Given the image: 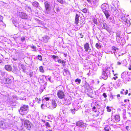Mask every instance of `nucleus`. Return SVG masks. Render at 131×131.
<instances>
[{"mask_svg": "<svg viewBox=\"0 0 131 131\" xmlns=\"http://www.w3.org/2000/svg\"><path fill=\"white\" fill-rule=\"evenodd\" d=\"M112 71L113 72H114V71L113 70H112ZM113 74H114V75H116V74H114V73H113Z\"/></svg>", "mask_w": 131, "mask_h": 131, "instance_id": "obj_54", "label": "nucleus"}, {"mask_svg": "<svg viewBox=\"0 0 131 131\" xmlns=\"http://www.w3.org/2000/svg\"><path fill=\"white\" fill-rule=\"evenodd\" d=\"M101 7L103 12L108 10V5L107 4L105 3L102 4Z\"/></svg>", "mask_w": 131, "mask_h": 131, "instance_id": "obj_10", "label": "nucleus"}, {"mask_svg": "<svg viewBox=\"0 0 131 131\" xmlns=\"http://www.w3.org/2000/svg\"><path fill=\"white\" fill-rule=\"evenodd\" d=\"M121 37H116V41L118 43H120L121 41Z\"/></svg>", "mask_w": 131, "mask_h": 131, "instance_id": "obj_31", "label": "nucleus"}, {"mask_svg": "<svg viewBox=\"0 0 131 131\" xmlns=\"http://www.w3.org/2000/svg\"><path fill=\"white\" fill-rule=\"evenodd\" d=\"M24 124L26 129L30 130L31 128V123L28 120L26 119L24 121Z\"/></svg>", "mask_w": 131, "mask_h": 131, "instance_id": "obj_4", "label": "nucleus"}, {"mask_svg": "<svg viewBox=\"0 0 131 131\" xmlns=\"http://www.w3.org/2000/svg\"><path fill=\"white\" fill-rule=\"evenodd\" d=\"M60 88L61 89H62V88H63V87L62 86H59L58 88H57V89H59V88Z\"/></svg>", "mask_w": 131, "mask_h": 131, "instance_id": "obj_43", "label": "nucleus"}, {"mask_svg": "<svg viewBox=\"0 0 131 131\" xmlns=\"http://www.w3.org/2000/svg\"><path fill=\"white\" fill-rule=\"evenodd\" d=\"M36 101L38 103H40L41 102V99L40 98H38L37 97H36L35 99Z\"/></svg>", "mask_w": 131, "mask_h": 131, "instance_id": "obj_27", "label": "nucleus"}, {"mask_svg": "<svg viewBox=\"0 0 131 131\" xmlns=\"http://www.w3.org/2000/svg\"><path fill=\"white\" fill-rule=\"evenodd\" d=\"M111 97H112V98H113V96L112 95H111Z\"/></svg>", "mask_w": 131, "mask_h": 131, "instance_id": "obj_62", "label": "nucleus"}, {"mask_svg": "<svg viewBox=\"0 0 131 131\" xmlns=\"http://www.w3.org/2000/svg\"><path fill=\"white\" fill-rule=\"evenodd\" d=\"M82 11L83 13H86L87 12V10L86 8H84V9H83L82 10Z\"/></svg>", "mask_w": 131, "mask_h": 131, "instance_id": "obj_39", "label": "nucleus"}, {"mask_svg": "<svg viewBox=\"0 0 131 131\" xmlns=\"http://www.w3.org/2000/svg\"><path fill=\"white\" fill-rule=\"evenodd\" d=\"M105 15L107 19H108V18L110 16L109 12L107 10L103 12Z\"/></svg>", "mask_w": 131, "mask_h": 131, "instance_id": "obj_18", "label": "nucleus"}, {"mask_svg": "<svg viewBox=\"0 0 131 131\" xmlns=\"http://www.w3.org/2000/svg\"><path fill=\"white\" fill-rule=\"evenodd\" d=\"M49 97H45L44 98V100H45L46 101H48L49 100Z\"/></svg>", "mask_w": 131, "mask_h": 131, "instance_id": "obj_40", "label": "nucleus"}, {"mask_svg": "<svg viewBox=\"0 0 131 131\" xmlns=\"http://www.w3.org/2000/svg\"><path fill=\"white\" fill-rule=\"evenodd\" d=\"M86 0L88 1V3L89 4H90L91 3V0Z\"/></svg>", "mask_w": 131, "mask_h": 131, "instance_id": "obj_45", "label": "nucleus"}, {"mask_svg": "<svg viewBox=\"0 0 131 131\" xmlns=\"http://www.w3.org/2000/svg\"><path fill=\"white\" fill-rule=\"evenodd\" d=\"M93 22L94 23L96 24V25H98V24L97 21V20L96 19H94L93 20Z\"/></svg>", "mask_w": 131, "mask_h": 131, "instance_id": "obj_36", "label": "nucleus"}, {"mask_svg": "<svg viewBox=\"0 0 131 131\" xmlns=\"http://www.w3.org/2000/svg\"><path fill=\"white\" fill-rule=\"evenodd\" d=\"M42 121L43 122V123H45V121L44 120H42Z\"/></svg>", "mask_w": 131, "mask_h": 131, "instance_id": "obj_53", "label": "nucleus"}, {"mask_svg": "<svg viewBox=\"0 0 131 131\" xmlns=\"http://www.w3.org/2000/svg\"><path fill=\"white\" fill-rule=\"evenodd\" d=\"M44 105L43 104H42L41 105V108L42 109H44V108L43 107V106Z\"/></svg>", "mask_w": 131, "mask_h": 131, "instance_id": "obj_47", "label": "nucleus"}, {"mask_svg": "<svg viewBox=\"0 0 131 131\" xmlns=\"http://www.w3.org/2000/svg\"><path fill=\"white\" fill-rule=\"evenodd\" d=\"M5 68V69L8 71H10L12 70V67L9 65H6Z\"/></svg>", "mask_w": 131, "mask_h": 131, "instance_id": "obj_15", "label": "nucleus"}, {"mask_svg": "<svg viewBox=\"0 0 131 131\" xmlns=\"http://www.w3.org/2000/svg\"><path fill=\"white\" fill-rule=\"evenodd\" d=\"M29 108L28 106L27 105H24L21 106L19 110L20 114L22 115L25 114V111H27Z\"/></svg>", "mask_w": 131, "mask_h": 131, "instance_id": "obj_2", "label": "nucleus"}, {"mask_svg": "<svg viewBox=\"0 0 131 131\" xmlns=\"http://www.w3.org/2000/svg\"><path fill=\"white\" fill-rule=\"evenodd\" d=\"M45 8L47 10H49L50 7V5L47 2H45Z\"/></svg>", "mask_w": 131, "mask_h": 131, "instance_id": "obj_17", "label": "nucleus"}, {"mask_svg": "<svg viewBox=\"0 0 131 131\" xmlns=\"http://www.w3.org/2000/svg\"><path fill=\"white\" fill-rule=\"evenodd\" d=\"M106 109H107V111L108 112H110L111 111V109L110 107L108 106H107Z\"/></svg>", "mask_w": 131, "mask_h": 131, "instance_id": "obj_37", "label": "nucleus"}, {"mask_svg": "<svg viewBox=\"0 0 131 131\" xmlns=\"http://www.w3.org/2000/svg\"><path fill=\"white\" fill-rule=\"evenodd\" d=\"M127 101H128V102H129V100H128H128Z\"/></svg>", "mask_w": 131, "mask_h": 131, "instance_id": "obj_63", "label": "nucleus"}, {"mask_svg": "<svg viewBox=\"0 0 131 131\" xmlns=\"http://www.w3.org/2000/svg\"><path fill=\"white\" fill-rule=\"evenodd\" d=\"M1 73H2V74H3L4 75L5 74V73L4 72H1Z\"/></svg>", "mask_w": 131, "mask_h": 131, "instance_id": "obj_56", "label": "nucleus"}, {"mask_svg": "<svg viewBox=\"0 0 131 131\" xmlns=\"http://www.w3.org/2000/svg\"><path fill=\"white\" fill-rule=\"evenodd\" d=\"M121 34L119 32H117L116 33V37H120Z\"/></svg>", "mask_w": 131, "mask_h": 131, "instance_id": "obj_32", "label": "nucleus"}, {"mask_svg": "<svg viewBox=\"0 0 131 131\" xmlns=\"http://www.w3.org/2000/svg\"><path fill=\"white\" fill-rule=\"evenodd\" d=\"M31 48L34 49V50H33V51H36V47L35 46L33 45L31 47Z\"/></svg>", "mask_w": 131, "mask_h": 131, "instance_id": "obj_38", "label": "nucleus"}, {"mask_svg": "<svg viewBox=\"0 0 131 131\" xmlns=\"http://www.w3.org/2000/svg\"><path fill=\"white\" fill-rule=\"evenodd\" d=\"M49 37L47 36H45L42 37V40L44 43H47L48 42V40L49 39Z\"/></svg>", "mask_w": 131, "mask_h": 131, "instance_id": "obj_16", "label": "nucleus"}, {"mask_svg": "<svg viewBox=\"0 0 131 131\" xmlns=\"http://www.w3.org/2000/svg\"><path fill=\"white\" fill-rule=\"evenodd\" d=\"M39 70L42 73H43L44 72L43 68L42 66H41L39 67Z\"/></svg>", "mask_w": 131, "mask_h": 131, "instance_id": "obj_24", "label": "nucleus"}, {"mask_svg": "<svg viewBox=\"0 0 131 131\" xmlns=\"http://www.w3.org/2000/svg\"><path fill=\"white\" fill-rule=\"evenodd\" d=\"M37 58L38 59H39L40 61H41L42 60V57L41 55H38Z\"/></svg>", "mask_w": 131, "mask_h": 131, "instance_id": "obj_30", "label": "nucleus"}, {"mask_svg": "<svg viewBox=\"0 0 131 131\" xmlns=\"http://www.w3.org/2000/svg\"><path fill=\"white\" fill-rule=\"evenodd\" d=\"M128 69L129 70H131V65L130 66V67L128 68Z\"/></svg>", "mask_w": 131, "mask_h": 131, "instance_id": "obj_50", "label": "nucleus"}, {"mask_svg": "<svg viewBox=\"0 0 131 131\" xmlns=\"http://www.w3.org/2000/svg\"><path fill=\"white\" fill-rule=\"evenodd\" d=\"M121 93L122 94H123L124 93L123 92V91H121Z\"/></svg>", "mask_w": 131, "mask_h": 131, "instance_id": "obj_57", "label": "nucleus"}, {"mask_svg": "<svg viewBox=\"0 0 131 131\" xmlns=\"http://www.w3.org/2000/svg\"><path fill=\"white\" fill-rule=\"evenodd\" d=\"M45 125L46 126L50 128L51 127L49 123L48 122H46Z\"/></svg>", "mask_w": 131, "mask_h": 131, "instance_id": "obj_29", "label": "nucleus"}, {"mask_svg": "<svg viewBox=\"0 0 131 131\" xmlns=\"http://www.w3.org/2000/svg\"><path fill=\"white\" fill-rule=\"evenodd\" d=\"M128 95L129 96L130 95V93H129L128 94Z\"/></svg>", "mask_w": 131, "mask_h": 131, "instance_id": "obj_59", "label": "nucleus"}, {"mask_svg": "<svg viewBox=\"0 0 131 131\" xmlns=\"http://www.w3.org/2000/svg\"><path fill=\"white\" fill-rule=\"evenodd\" d=\"M120 95L119 94H118L117 95V96L118 97H120Z\"/></svg>", "mask_w": 131, "mask_h": 131, "instance_id": "obj_52", "label": "nucleus"}, {"mask_svg": "<svg viewBox=\"0 0 131 131\" xmlns=\"http://www.w3.org/2000/svg\"><path fill=\"white\" fill-rule=\"evenodd\" d=\"M111 129V128L108 125H106L104 128L105 131H109Z\"/></svg>", "mask_w": 131, "mask_h": 131, "instance_id": "obj_21", "label": "nucleus"}, {"mask_svg": "<svg viewBox=\"0 0 131 131\" xmlns=\"http://www.w3.org/2000/svg\"><path fill=\"white\" fill-rule=\"evenodd\" d=\"M61 4L64 3V1L63 0H57Z\"/></svg>", "mask_w": 131, "mask_h": 131, "instance_id": "obj_35", "label": "nucleus"}, {"mask_svg": "<svg viewBox=\"0 0 131 131\" xmlns=\"http://www.w3.org/2000/svg\"><path fill=\"white\" fill-rule=\"evenodd\" d=\"M129 128V127L128 126H126V130H128Z\"/></svg>", "mask_w": 131, "mask_h": 131, "instance_id": "obj_46", "label": "nucleus"}, {"mask_svg": "<svg viewBox=\"0 0 131 131\" xmlns=\"http://www.w3.org/2000/svg\"><path fill=\"white\" fill-rule=\"evenodd\" d=\"M118 49L117 48L115 47L114 46H113L112 47V50L113 51V52H115V51H117Z\"/></svg>", "mask_w": 131, "mask_h": 131, "instance_id": "obj_26", "label": "nucleus"}, {"mask_svg": "<svg viewBox=\"0 0 131 131\" xmlns=\"http://www.w3.org/2000/svg\"><path fill=\"white\" fill-rule=\"evenodd\" d=\"M109 69V68L108 67H106L105 69H103L102 77L103 79H106L110 74Z\"/></svg>", "mask_w": 131, "mask_h": 131, "instance_id": "obj_1", "label": "nucleus"}, {"mask_svg": "<svg viewBox=\"0 0 131 131\" xmlns=\"http://www.w3.org/2000/svg\"><path fill=\"white\" fill-rule=\"evenodd\" d=\"M32 5L35 7H38L39 4L37 2H34L32 3Z\"/></svg>", "mask_w": 131, "mask_h": 131, "instance_id": "obj_22", "label": "nucleus"}, {"mask_svg": "<svg viewBox=\"0 0 131 131\" xmlns=\"http://www.w3.org/2000/svg\"><path fill=\"white\" fill-rule=\"evenodd\" d=\"M76 124L77 126L82 127H83L85 126L84 123L80 121L77 122Z\"/></svg>", "mask_w": 131, "mask_h": 131, "instance_id": "obj_12", "label": "nucleus"}, {"mask_svg": "<svg viewBox=\"0 0 131 131\" xmlns=\"http://www.w3.org/2000/svg\"><path fill=\"white\" fill-rule=\"evenodd\" d=\"M80 37L81 38H82L83 37V35H82L81 34H80Z\"/></svg>", "mask_w": 131, "mask_h": 131, "instance_id": "obj_49", "label": "nucleus"}, {"mask_svg": "<svg viewBox=\"0 0 131 131\" xmlns=\"http://www.w3.org/2000/svg\"><path fill=\"white\" fill-rule=\"evenodd\" d=\"M121 62L119 61H118L117 62V64L118 65H120L121 64Z\"/></svg>", "mask_w": 131, "mask_h": 131, "instance_id": "obj_44", "label": "nucleus"}, {"mask_svg": "<svg viewBox=\"0 0 131 131\" xmlns=\"http://www.w3.org/2000/svg\"><path fill=\"white\" fill-rule=\"evenodd\" d=\"M79 17V15H78L76 14L75 21V23L76 24H77L78 23Z\"/></svg>", "mask_w": 131, "mask_h": 131, "instance_id": "obj_19", "label": "nucleus"}, {"mask_svg": "<svg viewBox=\"0 0 131 131\" xmlns=\"http://www.w3.org/2000/svg\"><path fill=\"white\" fill-rule=\"evenodd\" d=\"M117 78V77H114L113 78L115 80H116V79Z\"/></svg>", "mask_w": 131, "mask_h": 131, "instance_id": "obj_51", "label": "nucleus"}, {"mask_svg": "<svg viewBox=\"0 0 131 131\" xmlns=\"http://www.w3.org/2000/svg\"><path fill=\"white\" fill-rule=\"evenodd\" d=\"M95 46L98 49L101 48V46L100 45V44L99 43H97L96 44Z\"/></svg>", "mask_w": 131, "mask_h": 131, "instance_id": "obj_25", "label": "nucleus"}, {"mask_svg": "<svg viewBox=\"0 0 131 131\" xmlns=\"http://www.w3.org/2000/svg\"><path fill=\"white\" fill-rule=\"evenodd\" d=\"M127 100L126 99H125L124 100V102H127Z\"/></svg>", "mask_w": 131, "mask_h": 131, "instance_id": "obj_55", "label": "nucleus"}, {"mask_svg": "<svg viewBox=\"0 0 131 131\" xmlns=\"http://www.w3.org/2000/svg\"><path fill=\"white\" fill-rule=\"evenodd\" d=\"M84 47L85 49V51H87L88 49L89 48V43H86L85 44L84 46Z\"/></svg>", "mask_w": 131, "mask_h": 131, "instance_id": "obj_20", "label": "nucleus"}, {"mask_svg": "<svg viewBox=\"0 0 131 131\" xmlns=\"http://www.w3.org/2000/svg\"><path fill=\"white\" fill-rule=\"evenodd\" d=\"M31 73H30V77H32V74H31Z\"/></svg>", "mask_w": 131, "mask_h": 131, "instance_id": "obj_58", "label": "nucleus"}, {"mask_svg": "<svg viewBox=\"0 0 131 131\" xmlns=\"http://www.w3.org/2000/svg\"><path fill=\"white\" fill-rule=\"evenodd\" d=\"M127 91H126L124 92L125 94V95H126L127 93Z\"/></svg>", "mask_w": 131, "mask_h": 131, "instance_id": "obj_48", "label": "nucleus"}, {"mask_svg": "<svg viewBox=\"0 0 131 131\" xmlns=\"http://www.w3.org/2000/svg\"><path fill=\"white\" fill-rule=\"evenodd\" d=\"M14 78L12 77H9L8 78L6 79L4 78L3 79V83H7V84H10L13 81Z\"/></svg>", "mask_w": 131, "mask_h": 131, "instance_id": "obj_3", "label": "nucleus"}, {"mask_svg": "<svg viewBox=\"0 0 131 131\" xmlns=\"http://www.w3.org/2000/svg\"><path fill=\"white\" fill-rule=\"evenodd\" d=\"M94 106H92V105L91 106L92 107V109L93 110V111H94L95 112H96L97 111L96 109H99V108L98 107L99 106V105L96 103L95 105H94Z\"/></svg>", "mask_w": 131, "mask_h": 131, "instance_id": "obj_13", "label": "nucleus"}, {"mask_svg": "<svg viewBox=\"0 0 131 131\" xmlns=\"http://www.w3.org/2000/svg\"><path fill=\"white\" fill-rule=\"evenodd\" d=\"M103 95L104 98H106L107 96L105 93H104L103 94Z\"/></svg>", "mask_w": 131, "mask_h": 131, "instance_id": "obj_42", "label": "nucleus"}, {"mask_svg": "<svg viewBox=\"0 0 131 131\" xmlns=\"http://www.w3.org/2000/svg\"><path fill=\"white\" fill-rule=\"evenodd\" d=\"M47 131H52V130H47Z\"/></svg>", "mask_w": 131, "mask_h": 131, "instance_id": "obj_61", "label": "nucleus"}, {"mask_svg": "<svg viewBox=\"0 0 131 131\" xmlns=\"http://www.w3.org/2000/svg\"><path fill=\"white\" fill-rule=\"evenodd\" d=\"M124 74V73H122V76Z\"/></svg>", "mask_w": 131, "mask_h": 131, "instance_id": "obj_60", "label": "nucleus"}, {"mask_svg": "<svg viewBox=\"0 0 131 131\" xmlns=\"http://www.w3.org/2000/svg\"><path fill=\"white\" fill-rule=\"evenodd\" d=\"M120 120V117L119 115L116 114L114 116V119H112L111 121L114 123L118 122Z\"/></svg>", "mask_w": 131, "mask_h": 131, "instance_id": "obj_8", "label": "nucleus"}, {"mask_svg": "<svg viewBox=\"0 0 131 131\" xmlns=\"http://www.w3.org/2000/svg\"><path fill=\"white\" fill-rule=\"evenodd\" d=\"M63 71L66 73V74H68L69 73V72L68 71L67 69H64Z\"/></svg>", "mask_w": 131, "mask_h": 131, "instance_id": "obj_34", "label": "nucleus"}, {"mask_svg": "<svg viewBox=\"0 0 131 131\" xmlns=\"http://www.w3.org/2000/svg\"><path fill=\"white\" fill-rule=\"evenodd\" d=\"M25 37H22L21 38V41L22 42L24 41V40H25Z\"/></svg>", "mask_w": 131, "mask_h": 131, "instance_id": "obj_41", "label": "nucleus"}, {"mask_svg": "<svg viewBox=\"0 0 131 131\" xmlns=\"http://www.w3.org/2000/svg\"><path fill=\"white\" fill-rule=\"evenodd\" d=\"M52 58L54 59V60L56 61H57L58 62L61 63L63 64V66H64V64L65 63V61L64 60H61L60 59H59V57L55 55H53L52 56Z\"/></svg>", "mask_w": 131, "mask_h": 131, "instance_id": "obj_5", "label": "nucleus"}, {"mask_svg": "<svg viewBox=\"0 0 131 131\" xmlns=\"http://www.w3.org/2000/svg\"><path fill=\"white\" fill-rule=\"evenodd\" d=\"M42 76L43 77H45L47 80H48L50 82H52L50 80V77H49V76H47L44 75H43Z\"/></svg>", "mask_w": 131, "mask_h": 131, "instance_id": "obj_23", "label": "nucleus"}, {"mask_svg": "<svg viewBox=\"0 0 131 131\" xmlns=\"http://www.w3.org/2000/svg\"><path fill=\"white\" fill-rule=\"evenodd\" d=\"M57 106V103L55 100H52L51 105L49 106L50 108L53 110Z\"/></svg>", "mask_w": 131, "mask_h": 131, "instance_id": "obj_9", "label": "nucleus"}, {"mask_svg": "<svg viewBox=\"0 0 131 131\" xmlns=\"http://www.w3.org/2000/svg\"><path fill=\"white\" fill-rule=\"evenodd\" d=\"M88 95H91V94L90 93H89V94H88Z\"/></svg>", "mask_w": 131, "mask_h": 131, "instance_id": "obj_64", "label": "nucleus"}, {"mask_svg": "<svg viewBox=\"0 0 131 131\" xmlns=\"http://www.w3.org/2000/svg\"><path fill=\"white\" fill-rule=\"evenodd\" d=\"M110 20L112 23H114V18L113 17H111L109 18Z\"/></svg>", "mask_w": 131, "mask_h": 131, "instance_id": "obj_33", "label": "nucleus"}, {"mask_svg": "<svg viewBox=\"0 0 131 131\" xmlns=\"http://www.w3.org/2000/svg\"><path fill=\"white\" fill-rule=\"evenodd\" d=\"M57 95L60 99H64L65 96L64 92L63 91H58L57 93Z\"/></svg>", "mask_w": 131, "mask_h": 131, "instance_id": "obj_6", "label": "nucleus"}, {"mask_svg": "<svg viewBox=\"0 0 131 131\" xmlns=\"http://www.w3.org/2000/svg\"><path fill=\"white\" fill-rule=\"evenodd\" d=\"M18 15L20 17L23 19H26L27 18V15L26 14L23 12H19L18 13Z\"/></svg>", "mask_w": 131, "mask_h": 131, "instance_id": "obj_11", "label": "nucleus"}, {"mask_svg": "<svg viewBox=\"0 0 131 131\" xmlns=\"http://www.w3.org/2000/svg\"><path fill=\"white\" fill-rule=\"evenodd\" d=\"M92 1L90 4L92 5L91 7L93 8H95L98 5L99 0H92Z\"/></svg>", "mask_w": 131, "mask_h": 131, "instance_id": "obj_7", "label": "nucleus"}, {"mask_svg": "<svg viewBox=\"0 0 131 131\" xmlns=\"http://www.w3.org/2000/svg\"><path fill=\"white\" fill-rule=\"evenodd\" d=\"M65 100L66 103L68 104H70L71 103V99L70 96L67 97L65 99Z\"/></svg>", "mask_w": 131, "mask_h": 131, "instance_id": "obj_14", "label": "nucleus"}, {"mask_svg": "<svg viewBox=\"0 0 131 131\" xmlns=\"http://www.w3.org/2000/svg\"><path fill=\"white\" fill-rule=\"evenodd\" d=\"M75 81L76 82V83L77 84H79L81 82V80L77 79L75 80Z\"/></svg>", "mask_w": 131, "mask_h": 131, "instance_id": "obj_28", "label": "nucleus"}]
</instances>
